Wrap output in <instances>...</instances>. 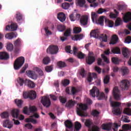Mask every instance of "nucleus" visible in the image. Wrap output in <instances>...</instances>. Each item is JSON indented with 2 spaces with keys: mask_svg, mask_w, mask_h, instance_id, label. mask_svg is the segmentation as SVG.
<instances>
[{
  "mask_svg": "<svg viewBox=\"0 0 131 131\" xmlns=\"http://www.w3.org/2000/svg\"><path fill=\"white\" fill-rule=\"evenodd\" d=\"M90 96H92L93 98H96V97H97L99 100L105 99V94H104V93L100 94L99 89L96 86H94L93 89L90 90Z\"/></svg>",
  "mask_w": 131,
  "mask_h": 131,
  "instance_id": "nucleus-1",
  "label": "nucleus"
},
{
  "mask_svg": "<svg viewBox=\"0 0 131 131\" xmlns=\"http://www.w3.org/2000/svg\"><path fill=\"white\" fill-rule=\"evenodd\" d=\"M77 109V113L79 116H81V117L88 116V114L86 113L88 106L86 104H81L79 105V108Z\"/></svg>",
  "mask_w": 131,
  "mask_h": 131,
  "instance_id": "nucleus-2",
  "label": "nucleus"
},
{
  "mask_svg": "<svg viewBox=\"0 0 131 131\" xmlns=\"http://www.w3.org/2000/svg\"><path fill=\"white\" fill-rule=\"evenodd\" d=\"M24 63H25V58L24 57L20 56L17 58L14 61L13 64L15 70H19L23 66Z\"/></svg>",
  "mask_w": 131,
  "mask_h": 131,
  "instance_id": "nucleus-3",
  "label": "nucleus"
},
{
  "mask_svg": "<svg viewBox=\"0 0 131 131\" xmlns=\"http://www.w3.org/2000/svg\"><path fill=\"white\" fill-rule=\"evenodd\" d=\"M111 105L113 107V112L115 115H120L121 114V110L120 108L118 107L120 106V103L117 102H111Z\"/></svg>",
  "mask_w": 131,
  "mask_h": 131,
  "instance_id": "nucleus-4",
  "label": "nucleus"
},
{
  "mask_svg": "<svg viewBox=\"0 0 131 131\" xmlns=\"http://www.w3.org/2000/svg\"><path fill=\"white\" fill-rule=\"evenodd\" d=\"M96 61V57L94 56V53L89 52L88 56L86 57V63L88 65H92Z\"/></svg>",
  "mask_w": 131,
  "mask_h": 131,
  "instance_id": "nucleus-5",
  "label": "nucleus"
},
{
  "mask_svg": "<svg viewBox=\"0 0 131 131\" xmlns=\"http://www.w3.org/2000/svg\"><path fill=\"white\" fill-rule=\"evenodd\" d=\"M129 85H130V84L129 81L127 79H124L121 81L120 86L122 91L128 90V89H129Z\"/></svg>",
  "mask_w": 131,
  "mask_h": 131,
  "instance_id": "nucleus-6",
  "label": "nucleus"
},
{
  "mask_svg": "<svg viewBox=\"0 0 131 131\" xmlns=\"http://www.w3.org/2000/svg\"><path fill=\"white\" fill-rule=\"evenodd\" d=\"M58 50H59V48H58L57 46L51 45V46H50L48 47V48L47 49V53L48 54H51V55H54L58 53Z\"/></svg>",
  "mask_w": 131,
  "mask_h": 131,
  "instance_id": "nucleus-7",
  "label": "nucleus"
},
{
  "mask_svg": "<svg viewBox=\"0 0 131 131\" xmlns=\"http://www.w3.org/2000/svg\"><path fill=\"white\" fill-rule=\"evenodd\" d=\"M14 45L15 47L14 53L15 54H17L20 51L21 46H22V40H21V39L18 38L14 41Z\"/></svg>",
  "mask_w": 131,
  "mask_h": 131,
  "instance_id": "nucleus-8",
  "label": "nucleus"
},
{
  "mask_svg": "<svg viewBox=\"0 0 131 131\" xmlns=\"http://www.w3.org/2000/svg\"><path fill=\"white\" fill-rule=\"evenodd\" d=\"M41 103L42 104L43 106L46 108H49L51 106V100L48 97L43 96L41 99Z\"/></svg>",
  "mask_w": 131,
  "mask_h": 131,
  "instance_id": "nucleus-9",
  "label": "nucleus"
},
{
  "mask_svg": "<svg viewBox=\"0 0 131 131\" xmlns=\"http://www.w3.org/2000/svg\"><path fill=\"white\" fill-rule=\"evenodd\" d=\"M113 95L116 101L120 100V90H119L118 87L116 86L113 89Z\"/></svg>",
  "mask_w": 131,
  "mask_h": 131,
  "instance_id": "nucleus-10",
  "label": "nucleus"
},
{
  "mask_svg": "<svg viewBox=\"0 0 131 131\" xmlns=\"http://www.w3.org/2000/svg\"><path fill=\"white\" fill-rule=\"evenodd\" d=\"M18 28V25L16 23L11 24L7 25L5 28V30L7 31H16Z\"/></svg>",
  "mask_w": 131,
  "mask_h": 131,
  "instance_id": "nucleus-11",
  "label": "nucleus"
},
{
  "mask_svg": "<svg viewBox=\"0 0 131 131\" xmlns=\"http://www.w3.org/2000/svg\"><path fill=\"white\" fill-rule=\"evenodd\" d=\"M88 22H89V17H88V16L83 15L81 17L80 23L81 26H85L88 25Z\"/></svg>",
  "mask_w": 131,
  "mask_h": 131,
  "instance_id": "nucleus-12",
  "label": "nucleus"
},
{
  "mask_svg": "<svg viewBox=\"0 0 131 131\" xmlns=\"http://www.w3.org/2000/svg\"><path fill=\"white\" fill-rule=\"evenodd\" d=\"M71 34V30L70 29H67L64 33L63 35L65 37H60V40L63 42V41H65L67 39L68 36H70V35Z\"/></svg>",
  "mask_w": 131,
  "mask_h": 131,
  "instance_id": "nucleus-13",
  "label": "nucleus"
},
{
  "mask_svg": "<svg viewBox=\"0 0 131 131\" xmlns=\"http://www.w3.org/2000/svg\"><path fill=\"white\" fill-rule=\"evenodd\" d=\"M27 73L28 76L29 77H30V78L34 79L35 80H36V79H37V74L35 73V72L32 71H29L28 72H27Z\"/></svg>",
  "mask_w": 131,
  "mask_h": 131,
  "instance_id": "nucleus-14",
  "label": "nucleus"
},
{
  "mask_svg": "<svg viewBox=\"0 0 131 131\" xmlns=\"http://www.w3.org/2000/svg\"><path fill=\"white\" fill-rule=\"evenodd\" d=\"M15 18L16 20V22L20 24H21V22L23 21V15H22L21 13L17 12L15 15Z\"/></svg>",
  "mask_w": 131,
  "mask_h": 131,
  "instance_id": "nucleus-15",
  "label": "nucleus"
},
{
  "mask_svg": "<svg viewBox=\"0 0 131 131\" xmlns=\"http://www.w3.org/2000/svg\"><path fill=\"white\" fill-rule=\"evenodd\" d=\"M123 20L125 23H127V22H129L131 21V12H127L123 17Z\"/></svg>",
  "mask_w": 131,
  "mask_h": 131,
  "instance_id": "nucleus-16",
  "label": "nucleus"
},
{
  "mask_svg": "<svg viewBox=\"0 0 131 131\" xmlns=\"http://www.w3.org/2000/svg\"><path fill=\"white\" fill-rule=\"evenodd\" d=\"M99 34L100 31H99V30H93L90 32L91 37H93L95 38H98V37H99Z\"/></svg>",
  "mask_w": 131,
  "mask_h": 131,
  "instance_id": "nucleus-17",
  "label": "nucleus"
},
{
  "mask_svg": "<svg viewBox=\"0 0 131 131\" xmlns=\"http://www.w3.org/2000/svg\"><path fill=\"white\" fill-rule=\"evenodd\" d=\"M10 58L9 54L6 52H0V60H8Z\"/></svg>",
  "mask_w": 131,
  "mask_h": 131,
  "instance_id": "nucleus-18",
  "label": "nucleus"
},
{
  "mask_svg": "<svg viewBox=\"0 0 131 131\" xmlns=\"http://www.w3.org/2000/svg\"><path fill=\"white\" fill-rule=\"evenodd\" d=\"M57 18L60 22H64L66 20V15L63 12H60L57 15Z\"/></svg>",
  "mask_w": 131,
  "mask_h": 131,
  "instance_id": "nucleus-19",
  "label": "nucleus"
},
{
  "mask_svg": "<svg viewBox=\"0 0 131 131\" xmlns=\"http://www.w3.org/2000/svg\"><path fill=\"white\" fill-rule=\"evenodd\" d=\"M3 127H7V128H12L13 127V123L10 122L9 120H6L3 122Z\"/></svg>",
  "mask_w": 131,
  "mask_h": 131,
  "instance_id": "nucleus-20",
  "label": "nucleus"
},
{
  "mask_svg": "<svg viewBox=\"0 0 131 131\" xmlns=\"http://www.w3.org/2000/svg\"><path fill=\"white\" fill-rule=\"evenodd\" d=\"M118 39H119L118 36H117V35H113L110 44L115 45L116 43H117V42H118Z\"/></svg>",
  "mask_w": 131,
  "mask_h": 131,
  "instance_id": "nucleus-21",
  "label": "nucleus"
},
{
  "mask_svg": "<svg viewBox=\"0 0 131 131\" xmlns=\"http://www.w3.org/2000/svg\"><path fill=\"white\" fill-rule=\"evenodd\" d=\"M105 26H107V27H110V28H112V27H113V26H114V22L107 18H105Z\"/></svg>",
  "mask_w": 131,
  "mask_h": 131,
  "instance_id": "nucleus-22",
  "label": "nucleus"
},
{
  "mask_svg": "<svg viewBox=\"0 0 131 131\" xmlns=\"http://www.w3.org/2000/svg\"><path fill=\"white\" fill-rule=\"evenodd\" d=\"M75 101L70 100L68 102L66 103V107H67V108H69V109H71V108L74 107V105H75Z\"/></svg>",
  "mask_w": 131,
  "mask_h": 131,
  "instance_id": "nucleus-23",
  "label": "nucleus"
},
{
  "mask_svg": "<svg viewBox=\"0 0 131 131\" xmlns=\"http://www.w3.org/2000/svg\"><path fill=\"white\" fill-rule=\"evenodd\" d=\"M20 113V111L18 109H14L12 111V117L14 118H18L19 117V113Z\"/></svg>",
  "mask_w": 131,
  "mask_h": 131,
  "instance_id": "nucleus-24",
  "label": "nucleus"
},
{
  "mask_svg": "<svg viewBox=\"0 0 131 131\" xmlns=\"http://www.w3.org/2000/svg\"><path fill=\"white\" fill-rule=\"evenodd\" d=\"M105 19H106L105 16H100L97 21V24H99L101 26H104V20H105Z\"/></svg>",
  "mask_w": 131,
  "mask_h": 131,
  "instance_id": "nucleus-25",
  "label": "nucleus"
},
{
  "mask_svg": "<svg viewBox=\"0 0 131 131\" xmlns=\"http://www.w3.org/2000/svg\"><path fill=\"white\" fill-rule=\"evenodd\" d=\"M120 71L123 76H124V75H127V74H128V69L125 67L121 68Z\"/></svg>",
  "mask_w": 131,
  "mask_h": 131,
  "instance_id": "nucleus-26",
  "label": "nucleus"
},
{
  "mask_svg": "<svg viewBox=\"0 0 131 131\" xmlns=\"http://www.w3.org/2000/svg\"><path fill=\"white\" fill-rule=\"evenodd\" d=\"M64 125L68 128H72L73 127V123L70 120H67L64 122Z\"/></svg>",
  "mask_w": 131,
  "mask_h": 131,
  "instance_id": "nucleus-27",
  "label": "nucleus"
},
{
  "mask_svg": "<svg viewBox=\"0 0 131 131\" xmlns=\"http://www.w3.org/2000/svg\"><path fill=\"white\" fill-rule=\"evenodd\" d=\"M102 128L103 130H110L111 128V124H110V123L108 124H103Z\"/></svg>",
  "mask_w": 131,
  "mask_h": 131,
  "instance_id": "nucleus-28",
  "label": "nucleus"
},
{
  "mask_svg": "<svg viewBox=\"0 0 131 131\" xmlns=\"http://www.w3.org/2000/svg\"><path fill=\"white\" fill-rule=\"evenodd\" d=\"M83 37V35L82 34L79 35H75L74 36L72 37V40H80V39H82Z\"/></svg>",
  "mask_w": 131,
  "mask_h": 131,
  "instance_id": "nucleus-29",
  "label": "nucleus"
},
{
  "mask_svg": "<svg viewBox=\"0 0 131 131\" xmlns=\"http://www.w3.org/2000/svg\"><path fill=\"white\" fill-rule=\"evenodd\" d=\"M36 98V93L34 91H30L29 99L30 100H34Z\"/></svg>",
  "mask_w": 131,
  "mask_h": 131,
  "instance_id": "nucleus-30",
  "label": "nucleus"
},
{
  "mask_svg": "<svg viewBox=\"0 0 131 131\" xmlns=\"http://www.w3.org/2000/svg\"><path fill=\"white\" fill-rule=\"evenodd\" d=\"M6 38L8 39H13L14 37H16L15 34L13 32L8 33L5 35Z\"/></svg>",
  "mask_w": 131,
  "mask_h": 131,
  "instance_id": "nucleus-31",
  "label": "nucleus"
},
{
  "mask_svg": "<svg viewBox=\"0 0 131 131\" xmlns=\"http://www.w3.org/2000/svg\"><path fill=\"white\" fill-rule=\"evenodd\" d=\"M26 82L28 83V86H29V88H31V89H33V88L35 87V84L34 83V82L30 80L26 79Z\"/></svg>",
  "mask_w": 131,
  "mask_h": 131,
  "instance_id": "nucleus-32",
  "label": "nucleus"
},
{
  "mask_svg": "<svg viewBox=\"0 0 131 131\" xmlns=\"http://www.w3.org/2000/svg\"><path fill=\"white\" fill-rule=\"evenodd\" d=\"M122 55L125 58H128L129 55H128V50L127 48L122 49Z\"/></svg>",
  "mask_w": 131,
  "mask_h": 131,
  "instance_id": "nucleus-33",
  "label": "nucleus"
},
{
  "mask_svg": "<svg viewBox=\"0 0 131 131\" xmlns=\"http://www.w3.org/2000/svg\"><path fill=\"white\" fill-rule=\"evenodd\" d=\"M81 128V124L78 121L75 122V131H79Z\"/></svg>",
  "mask_w": 131,
  "mask_h": 131,
  "instance_id": "nucleus-34",
  "label": "nucleus"
},
{
  "mask_svg": "<svg viewBox=\"0 0 131 131\" xmlns=\"http://www.w3.org/2000/svg\"><path fill=\"white\" fill-rule=\"evenodd\" d=\"M26 122H31L33 124H36V123H37V120L33 119L32 117H30V118L26 119Z\"/></svg>",
  "mask_w": 131,
  "mask_h": 131,
  "instance_id": "nucleus-35",
  "label": "nucleus"
},
{
  "mask_svg": "<svg viewBox=\"0 0 131 131\" xmlns=\"http://www.w3.org/2000/svg\"><path fill=\"white\" fill-rule=\"evenodd\" d=\"M112 54H120V48L119 47H115L112 49Z\"/></svg>",
  "mask_w": 131,
  "mask_h": 131,
  "instance_id": "nucleus-36",
  "label": "nucleus"
},
{
  "mask_svg": "<svg viewBox=\"0 0 131 131\" xmlns=\"http://www.w3.org/2000/svg\"><path fill=\"white\" fill-rule=\"evenodd\" d=\"M115 13H113L111 12L110 14V18H117V16H118V14H119V12L116 10V9L114 10Z\"/></svg>",
  "mask_w": 131,
  "mask_h": 131,
  "instance_id": "nucleus-37",
  "label": "nucleus"
},
{
  "mask_svg": "<svg viewBox=\"0 0 131 131\" xmlns=\"http://www.w3.org/2000/svg\"><path fill=\"white\" fill-rule=\"evenodd\" d=\"M93 124V122L90 119H86L85 122V125L88 128H91L92 125Z\"/></svg>",
  "mask_w": 131,
  "mask_h": 131,
  "instance_id": "nucleus-38",
  "label": "nucleus"
},
{
  "mask_svg": "<svg viewBox=\"0 0 131 131\" xmlns=\"http://www.w3.org/2000/svg\"><path fill=\"white\" fill-rule=\"evenodd\" d=\"M87 1L88 3H90V4H91L90 5V7H93L94 8H96V7H98V3H95V2H96V0H87Z\"/></svg>",
  "mask_w": 131,
  "mask_h": 131,
  "instance_id": "nucleus-39",
  "label": "nucleus"
},
{
  "mask_svg": "<svg viewBox=\"0 0 131 131\" xmlns=\"http://www.w3.org/2000/svg\"><path fill=\"white\" fill-rule=\"evenodd\" d=\"M50 62L51 59L49 57H46L42 60V63L44 64V65H48V64H49V63Z\"/></svg>",
  "mask_w": 131,
  "mask_h": 131,
  "instance_id": "nucleus-40",
  "label": "nucleus"
},
{
  "mask_svg": "<svg viewBox=\"0 0 131 131\" xmlns=\"http://www.w3.org/2000/svg\"><path fill=\"white\" fill-rule=\"evenodd\" d=\"M61 7L64 10H68L70 7V4L67 2L63 3L61 5Z\"/></svg>",
  "mask_w": 131,
  "mask_h": 131,
  "instance_id": "nucleus-41",
  "label": "nucleus"
},
{
  "mask_svg": "<svg viewBox=\"0 0 131 131\" xmlns=\"http://www.w3.org/2000/svg\"><path fill=\"white\" fill-rule=\"evenodd\" d=\"M15 103L16 104L17 107L20 108V107L22 106V104H23V101H22L21 99H16L15 100Z\"/></svg>",
  "mask_w": 131,
  "mask_h": 131,
  "instance_id": "nucleus-42",
  "label": "nucleus"
},
{
  "mask_svg": "<svg viewBox=\"0 0 131 131\" xmlns=\"http://www.w3.org/2000/svg\"><path fill=\"white\" fill-rule=\"evenodd\" d=\"M101 38L102 39V41L107 42L108 41V36L106 34H102L100 36Z\"/></svg>",
  "mask_w": 131,
  "mask_h": 131,
  "instance_id": "nucleus-43",
  "label": "nucleus"
},
{
  "mask_svg": "<svg viewBox=\"0 0 131 131\" xmlns=\"http://www.w3.org/2000/svg\"><path fill=\"white\" fill-rule=\"evenodd\" d=\"M57 29L58 31H60V32H63L66 29V27L64 25H58L57 26Z\"/></svg>",
  "mask_w": 131,
  "mask_h": 131,
  "instance_id": "nucleus-44",
  "label": "nucleus"
},
{
  "mask_svg": "<svg viewBox=\"0 0 131 131\" xmlns=\"http://www.w3.org/2000/svg\"><path fill=\"white\" fill-rule=\"evenodd\" d=\"M57 66L59 68H64V67H66V63L65 62L59 61L57 62Z\"/></svg>",
  "mask_w": 131,
  "mask_h": 131,
  "instance_id": "nucleus-45",
  "label": "nucleus"
},
{
  "mask_svg": "<svg viewBox=\"0 0 131 131\" xmlns=\"http://www.w3.org/2000/svg\"><path fill=\"white\" fill-rule=\"evenodd\" d=\"M110 81V76L106 75L103 79V82L104 84H107Z\"/></svg>",
  "mask_w": 131,
  "mask_h": 131,
  "instance_id": "nucleus-46",
  "label": "nucleus"
},
{
  "mask_svg": "<svg viewBox=\"0 0 131 131\" xmlns=\"http://www.w3.org/2000/svg\"><path fill=\"white\" fill-rule=\"evenodd\" d=\"M69 83H70V80L67 79L63 80L61 81V84H62V85H63V86H67V85H68Z\"/></svg>",
  "mask_w": 131,
  "mask_h": 131,
  "instance_id": "nucleus-47",
  "label": "nucleus"
},
{
  "mask_svg": "<svg viewBox=\"0 0 131 131\" xmlns=\"http://www.w3.org/2000/svg\"><path fill=\"white\" fill-rule=\"evenodd\" d=\"M0 116L2 118H8L9 117V113L8 112H4L0 114Z\"/></svg>",
  "mask_w": 131,
  "mask_h": 131,
  "instance_id": "nucleus-48",
  "label": "nucleus"
},
{
  "mask_svg": "<svg viewBox=\"0 0 131 131\" xmlns=\"http://www.w3.org/2000/svg\"><path fill=\"white\" fill-rule=\"evenodd\" d=\"M71 92L72 95H73L74 96V95H76V94L78 93V90H77V89L75 87H72Z\"/></svg>",
  "mask_w": 131,
  "mask_h": 131,
  "instance_id": "nucleus-49",
  "label": "nucleus"
},
{
  "mask_svg": "<svg viewBox=\"0 0 131 131\" xmlns=\"http://www.w3.org/2000/svg\"><path fill=\"white\" fill-rule=\"evenodd\" d=\"M99 114H100V113L96 110H93L91 113V115L94 117H98V116H99Z\"/></svg>",
  "mask_w": 131,
  "mask_h": 131,
  "instance_id": "nucleus-50",
  "label": "nucleus"
},
{
  "mask_svg": "<svg viewBox=\"0 0 131 131\" xmlns=\"http://www.w3.org/2000/svg\"><path fill=\"white\" fill-rule=\"evenodd\" d=\"M91 17L93 22H94L95 20H97V18H98V15L97 13H96V12H93L91 14Z\"/></svg>",
  "mask_w": 131,
  "mask_h": 131,
  "instance_id": "nucleus-51",
  "label": "nucleus"
},
{
  "mask_svg": "<svg viewBox=\"0 0 131 131\" xmlns=\"http://www.w3.org/2000/svg\"><path fill=\"white\" fill-rule=\"evenodd\" d=\"M17 81L20 86H22V85L24 84V79H23V78L18 77L17 79Z\"/></svg>",
  "mask_w": 131,
  "mask_h": 131,
  "instance_id": "nucleus-52",
  "label": "nucleus"
},
{
  "mask_svg": "<svg viewBox=\"0 0 131 131\" xmlns=\"http://www.w3.org/2000/svg\"><path fill=\"white\" fill-rule=\"evenodd\" d=\"M122 128L123 129H124L126 131L130 130L131 125L126 124L123 125Z\"/></svg>",
  "mask_w": 131,
  "mask_h": 131,
  "instance_id": "nucleus-53",
  "label": "nucleus"
},
{
  "mask_svg": "<svg viewBox=\"0 0 131 131\" xmlns=\"http://www.w3.org/2000/svg\"><path fill=\"white\" fill-rule=\"evenodd\" d=\"M76 56H77L78 59H83L85 55H84V54L82 53V52L80 51Z\"/></svg>",
  "mask_w": 131,
  "mask_h": 131,
  "instance_id": "nucleus-54",
  "label": "nucleus"
},
{
  "mask_svg": "<svg viewBox=\"0 0 131 131\" xmlns=\"http://www.w3.org/2000/svg\"><path fill=\"white\" fill-rule=\"evenodd\" d=\"M123 113L127 115H131V109L129 108H125L123 111Z\"/></svg>",
  "mask_w": 131,
  "mask_h": 131,
  "instance_id": "nucleus-55",
  "label": "nucleus"
},
{
  "mask_svg": "<svg viewBox=\"0 0 131 131\" xmlns=\"http://www.w3.org/2000/svg\"><path fill=\"white\" fill-rule=\"evenodd\" d=\"M112 62L114 64H119V59L117 57H113L112 58Z\"/></svg>",
  "mask_w": 131,
  "mask_h": 131,
  "instance_id": "nucleus-56",
  "label": "nucleus"
},
{
  "mask_svg": "<svg viewBox=\"0 0 131 131\" xmlns=\"http://www.w3.org/2000/svg\"><path fill=\"white\" fill-rule=\"evenodd\" d=\"M7 49L8 51H9V52H12V51L14 50V46L12 43H9L7 45Z\"/></svg>",
  "mask_w": 131,
  "mask_h": 131,
  "instance_id": "nucleus-57",
  "label": "nucleus"
},
{
  "mask_svg": "<svg viewBox=\"0 0 131 131\" xmlns=\"http://www.w3.org/2000/svg\"><path fill=\"white\" fill-rule=\"evenodd\" d=\"M85 4V0H78V5L79 7H83Z\"/></svg>",
  "mask_w": 131,
  "mask_h": 131,
  "instance_id": "nucleus-58",
  "label": "nucleus"
},
{
  "mask_svg": "<svg viewBox=\"0 0 131 131\" xmlns=\"http://www.w3.org/2000/svg\"><path fill=\"white\" fill-rule=\"evenodd\" d=\"M89 131H100V127L98 126L94 125L89 130Z\"/></svg>",
  "mask_w": 131,
  "mask_h": 131,
  "instance_id": "nucleus-59",
  "label": "nucleus"
},
{
  "mask_svg": "<svg viewBox=\"0 0 131 131\" xmlns=\"http://www.w3.org/2000/svg\"><path fill=\"white\" fill-rule=\"evenodd\" d=\"M74 33H80L81 32V28L75 27L73 29Z\"/></svg>",
  "mask_w": 131,
  "mask_h": 131,
  "instance_id": "nucleus-60",
  "label": "nucleus"
},
{
  "mask_svg": "<svg viewBox=\"0 0 131 131\" xmlns=\"http://www.w3.org/2000/svg\"><path fill=\"white\" fill-rule=\"evenodd\" d=\"M59 100L60 102H61L62 104H65V103L67 102V99L66 98V97H63L62 96L59 97Z\"/></svg>",
  "mask_w": 131,
  "mask_h": 131,
  "instance_id": "nucleus-61",
  "label": "nucleus"
},
{
  "mask_svg": "<svg viewBox=\"0 0 131 131\" xmlns=\"http://www.w3.org/2000/svg\"><path fill=\"white\" fill-rule=\"evenodd\" d=\"M30 91L25 92L23 93V97L24 99H28L29 98Z\"/></svg>",
  "mask_w": 131,
  "mask_h": 131,
  "instance_id": "nucleus-62",
  "label": "nucleus"
},
{
  "mask_svg": "<svg viewBox=\"0 0 131 131\" xmlns=\"http://www.w3.org/2000/svg\"><path fill=\"white\" fill-rule=\"evenodd\" d=\"M29 110H30V112L32 113L36 112V111H37V108L35 106H30Z\"/></svg>",
  "mask_w": 131,
  "mask_h": 131,
  "instance_id": "nucleus-63",
  "label": "nucleus"
},
{
  "mask_svg": "<svg viewBox=\"0 0 131 131\" xmlns=\"http://www.w3.org/2000/svg\"><path fill=\"white\" fill-rule=\"evenodd\" d=\"M69 18L71 21H75L76 18H75V13H72L69 15Z\"/></svg>",
  "mask_w": 131,
  "mask_h": 131,
  "instance_id": "nucleus-64",
  "label": "nucleus"
}]
</instances>
